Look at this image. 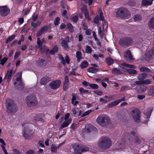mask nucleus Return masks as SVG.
I'll return each instance as SVG.
<instances>
[{
	"instance_id": "1",
	"label": "nucleus",
	"mask_w": 154,
	"mask_h": 154,
	"mask_svg": "<svg viewBox=\"0 0 154 154\" xmlns=\"http://www.w3.org/2000/svg\"><path fill=\"white\" fill-rule=\"evenodd\" d=\"M7 112L11 115H14L17 111V108L14 101L11 99H7L5 102Z\"/></svg>"
},
{
	"instance_id": "2",
	"label": "nucleus",
	"mask_w": 154,
	"mask_h": 154,
	"mask_svg": "<svg viewBox=\"0 0 154 154\" xmlns=\"http://www.w3.org/2000/svg\"><path fill=\"white\" fill-rule=\"evenodd\" d=\"M97 145L99 147L106 149L111 146V141L110 139L107 137H103L99 139Z\"/></svg>"
},
{
	"instance_id": "3",
	"label": "nucleus",
	"mask_w": 154,
	"mask_h": 154,
	"mask_svg": "<svg viewBox=\"0 0 154 154\" xmlns=\"http://www.w3.org/2000/svg\"><path fill=\"white\" fill-rule=\"evenodd\" d=\"M96 121L97 123L100 126L106 127L110 123L109 117L105 115H100L97 118Z\"/></svg>"
},
{
	"instance_id": "4",
	"label": "nucleus",
	"mask_w": 154,
	"mask_h": 154,
	"mask_svg": "<svg viewBox=\"0 0 154 154\" xmlns=\"http://www.w3.org/2000/svg\"><path fill=\"white\" fill-rule=\"evenodd\" d=\"M25 100L27 106L29 107L35 106L38 104L36 97L33 94L28 95L26 98Z\"/></svg>"
},
{
	"instance_id": "5",
	"label": "nucleus",
	"mask_w": 154,
	"mask_h": 154,
	"mask_svg": "<svg viewBox=\"0 0 154 154\" xmlns=\"http://www.w3.org/2000/svg\"><path fill=\"white\" fill-rule=\"evenodd\" d=\"M116 16L123 19H128L130 17V14L126 9L122 8L119 9L116 12Z\"/></svg>"
},
{
	"instance_id": "6",
	"label": "nucleus",
	"mask_w": 154,
	"mask_h": 154,
	"mask_svg": "<svg viewBox=\"0 0 154 154\" xmlns=\"http://www.w3.org/2000/svg\"><path fill=\"white\" fill-rule=\"evenodd\" d=\"M35 130H32L28 128L23 129V136L26 139L30 140L32 138L33 136V134Z\"/></svg>"
},
{
	"instance_id": "7",
	"label": "nucleus",
	"mask_w": 154,
	"mask_h": 154,
	"mask_svg": "<svg viewBox=\"0 0 154 154\" xmlns=\"http://www.w3.org/2000/svg\"><path fill=\"white\" fill-rule=\"evenodd\" d=\"M17 76L16 81L14 82V85L15 87L19 90H21L24 87V85L21 81L22 76V72H18L16 75Z\"/></svg>"
},
{
	"instance_id": "8",
	"label": "nucleus",
	"mask_w": 154,
	"mask_h": 154,
	"mask_svg": "<svg viewBox=\"0 0 154 154\" xmlns=\"http://www.w3.org/2000/svg\"><path fill=\"white\" fill-rule=\"evenodd\" d=\"M75 153L73 154H81V152H86L88 151L89 148L85 146L80 147L78 144H74L73 146Z\"/></svg>"
},
{
	"instance_id": "9",
	"label": "nucleus",
	"mask_w": 154,
	"mask_h": 154,
	"mask_svg": "<svg viewBox=\"0 0 154 154\" xmlns=\"http://www.w3.org/2000/svg\"><path fill=\"white\" fill-rule=\"evenodd\" d=\"M131 115L133 117L134 121L137 123L139 122L140 121V113L138 109H134L131 111Z\"/></svg>"
},
{
	"instance_id": "10",
	"label": "nucleus",
	"mask_w": 154,
	"mask_h": 154,
	"mask_svg": "<svg viewBox=\"0 0 154 154\" xmlns=\"http://www.w3.org/2000/svg\"><path fill=\"white\" fill-rule=\"evenodd\" d=\"M120 45L122 46H127L132 43V39L130 37H125L121 38L120 40Z\"/></svg>"
},
{
	"instance_id": "11",
	"label": "nucleus",
	"mask_w": 154,
	"mask_h": 154,
	"mask_svg": "<svg viewBox=\"0 0 154 154\" xmlns=\"http://www.w3.org/2000/svg\"><path fill=\"white\" fill-rule=\"evenodd\" d=\"M130 144L132 146H135L142 142L141 140L137 136L135 137L134 139L130 137L128 139Z\"/></svg>"
},
{
	"instance_id": "12",
	"label": "nucleus",
	"mask_w": 154,
	"mask_h": 154,
	"mask_svg": "<svg viewBox=\"0 0 154 154\" xmlns=\"http://www.w3.org/2000/svg\"><path fill=\"white\" fill-rule=\"evenodd\" d=\"M10 11V9L6 6H0V14L2 16L4 17L7 16Z\"/></svg>"
},
{
	"instance_id": "13",
	"label": "nucleus",
	"mask_w": 154,
	"mask_h": 154,
	"mask_svg": "<svg viewBox=\"0 0 154 154\" xmlns=\"http://www.w3.org/2000/svg\"><path fill=\"white\" fill-rule=\"evenodd\" d=\"M61 82L60 80H56L51 82L49 86L52 89H55L58 88L60 86Z\"/></svg>"
},
{
	"instance_id": "14",
	"label": "nucleus",
	"mask_w": 154,
	"mask_h": 154,
	"mask_svg": "<svg viewBox=\"0 0 154 154\" xmlns=\"http://www.w3.org/2000/svg\"><path fill=\"white\" fill-rule=\"evenodd\" d=\"M152 110L151 109L148 108L145 111L144 113V117L146 119L143 122V123L144 124H146L149 121L151 113Z\"/></svg>"
},
{
	"instance_id": "15",
	"label": "nucleus",
	"mask_w": 154,
	"mask_h": 154,
	"mask_svg": "<svg viewBox=\"0 0 154 154\" xmlns=\"http://www.w3.org/2000/svg\"><path fill=\"white\" fill-rule=\"evenodd\" d=\"M124 55L125 59L127 61L131 62L133 60V58L130 51L128 50L126 51Z\"/></svg>"
},
{
	"instance_id": "16",
	"label": "nucleus",
	"mask_w": 154,
	"mask_h": 154,
	"mask_svg": "<svg viewBox=\"0 0 154 154\" xmlns=\"http://www.w3.org/2000/svg\"><path fill=\"white\" fill-rule=\"evenodd\" d=\"M47 63V61L43 59H39L36 61V65L41 67H44L45 66Z\"/></svg>"
},
{
	"instance_id": "17",
	"label": "nucleus",
	"mask_w": 154,
	"mask_h": 154,
	"mask_svg": "<svg viewBox=\"0 0 154 154\" xmlns=\"http://www.w3.org/2000/svg\"><path fill=\"white\" fill-rule=\"evenodd\" d=\"M48 28L49 27L48 26H45L42 27L37 33L36 36L38 37L41 36L43 33L46 32Z\"/></svg>"
},
{
	"instance_id": "18",
	"label": "nucleus",
	"mask_w": 154,
	"mask_h": 154,
	"mask_svg": "<svg viewBox=\"0 0 154 154\" xmlns=\"http://www.w3.org/2000/svg\"><path fill=\"white\" fill-rule=\"evenodd\" d=\"M147 87L144 85L137 86L136 88V90L139 93L145 92L147 90Z\"/></svg>"
},
{
	"instance_id": "19",
	"label": "nucleus",
	"mask_w": 154,
	"mask_h": 154,
	"mask_svg": "<svg viewBox=\"0 0 154 154\" xmlns=\"http://www.w3.org/2000/svg\"><path fill=\"white\" fill-rule=\"evenodd\" d=\"M13 71L12 69L8 71L4 79H5L7 78V81L9 82L13 76Z\"/></svg>"
},
{
	"instance_id": "20",
	"label": "nucleus",
	"mask_w": 154,
	"mask_h": 154,
	"mask_svg": "<svg viewBox=\"0 0 154 154\" xmlns=\"http://www.w3.org/2000/svg\"><path fill=\"white\" fill-rule=\"evenodd\" d=\"M100 16V20H102L103 24V29H106L108 28V25L107 23L104 20V18L103 17V14L102 13H100L99 14Z\"/></svg>"
},
{
	"instance_id": "21",
	"label": "nucleus",
	"mask_w": 154,
	"mask_h": 154,
	"mask_svg": "<svg viewBox=\"0 0 154 154\" xmlns=\"http://www.w3.org/2000/svg\"><path fill=\"white\" fill-rule=\"evenodd\" d=\"M51 80V78L47 76L43 77L40 80V84L42 85H45Z\"/></svg>"
},
{
	"instance_id": "22",
	"label": "nucleus",
	"mask_w": 154,
	"mask_h": 154,
	"mask_svg": "<svg viewBox=\"0 0 154 154\" xmlns=\"http://www.w3.org/2000/svg\"><path fill=\"white\" fill-rule=\"evenodd\" d=\"M69 42V37L67 36L61 42V44L62 46L66 49L68 48V43Z\"/></svg>"
},
{
	"instance_id": "23",
	"label": "nucleus",
	"mask_w": 154,
	"mask_h": 154,
	"mask_svg": "<svg viewBox=\"0 0 154 154\" xmlns=\"http://www.w3.org/2000/svg\"><path fill=\"white\" fill-rule=\"evenodd\" d=\"M147 76L148 74L147 73H143L137 76V78L139 80L143 81Z\"/></svg>"
},
{
	"instance_id": "24",
	"label": "nucleus",
	"mask_w": 154,
	"mask_h": 154,
	"mask_svg": "<svg viewBox=\"0 0 154 154\" xmlns=\"http://www.w3.org/2000/svg\"><path fill=\"white\" fill-rule=\"evenodd\" d=\"M71 120H65V121L61 125L60 128H63L67 127L71 123Z\"/></svg>"
},
{
	"instance_id": "25",
	"label": "nucleus",
	"mask_w": 154,
	"mask_h": 154,
	"mask_svg": "<svg viewBox=\"0 0 154 154\" xmlns=\"http://www.w3.org/2000/svg\"><path fill=\"white\" fill-rule=\"evenodd\" d=\"M154 0H143L142 2L143 6H149L151 5Z\"/></svg>"
},
{
	"instance_id": "26",
	"label": "nucleus",
	"mask_w": 154,
	"mask_h": 154,
	"mask_svg": "<svg viewBox=\"0 0 154 154\" xmlns=\"http://www.w3.org/2000/svg\"><path fill=\"white\" fill-rule=\"evenodd\" d=\"M148 24L150 28L154 29V17L150 19L148 22Z\"/></svg>"
},
{
	"instance_id": "27",
	"label": "nucleus",
	"mask_w": 154,
	"mask_h": 154,
	"mask_svg": "<svg viewBox=\"0 0 154 154\" xmlns=\"http://www.w3.org/2000/svg\"><path fill=\"white\" fill-rule=\"evenodd\" d=\"M121 65L123 66L130 68L135 69L136 68V66H135L131 64H129L125 63H121Z\"/></svg>"
},
{
	"instance_id": "28",
	"label": "nucleus",
	"mask_w": 154,
	"mask_h": 154,
	"mask_svg": "<svg viewBox=\"0 0 154 154\" xmlns=\"http://www.w3.org/2000/svg\"><path fill=\"white\" fill-rule=\"evenodd\" d=\"M139 69L141 72H151V70L145 67H140L139 68Z\"/></svg>"
},
{
	"instance_id": "29",
	"label": "nucleus",
	"mask_w": 154,
	"mask_h": 154,
	"mask_svg": "<svg viewBox=\"0 0 154 154\" xmlns=\"http://www.w3.org/2000/svg\"><path fill=\"white\" fill-rule=\"evenodd\" d=\"M76 57L77 58L78 62H79L82 59L81 52L80 51H78L76 53Z\"/></svg>"
},
{
	"instance_id": "30",
	"label": "nucleus",
	"mask_w": 154,
	"mask_h": 154,
	"mask_svg": "<svg viewBox=\"0 0 154 154\" xmlns=\"http://www.w3.org/2000/svg\"><path fill=\"white\" fill-rule=\"evenodd\" d=\"M33 118L34 120L36 122L41 121L42 122H43L42 118L40 117L39 114L35 115V116L33 117Z\"/></svg>"
},
{
	"instance_id": "31",
	"label": "nucleus",
	"mask_w": 154,
	"mask_h": 154,
	"mask_svg": "<svg viewBox=\"0 0 154 154\" xmlns=\"http://www.w3.org/2000/svg\"><path fill=\"white\" fill-rule=\"evenodd\" d=\"M88 65V63L87 61H84L81 63L80 67L82 69H84L87 67Z\"/></svg>"
},
{
	"instance_id": "32",
	"label": "nucleus",
	"mask_w": 154,
	"mask_h": 154,
	"mask_svg": "<svg viewBox=\"0 0 154 154\" xmlns=\"http://www.w3.org/2000/svg\"><path fill=\"white\" fill-rule=\"evenodd\" d=\"M125 70L127 71V72L131 75H135L137 73V71L133 69H130Z\"/></svg>"
},
{
	"instance_id": "33",
	"label": "nucleus",
	"mask_w": 154,
	"mask_h": 154,
	"mask_svg": "<svg viewBox=\"0 0 154 154\" xmlns=\"http://www.w3.org/2000/svg\"><path fill=\"white\" fill-rule=\"evenodd\" d=\"M98 69L94 67H91L88 69V71L92 73H95L98 72Z\"/></svg>"
},
{
	"instance_id": "34",
	"label": "nucleus",
	"mask_w": 154,
	"mask_h": 154,
	"mask_svg": "<svg viewBox=\"0 0 154 154\" xmlns=\"http://www.w3.org/2000/svg\"><path fill=\"white\" fill-rule=\"evenodd\" d=\"M105 62L108 65H110L114 63V61L113 59L111 58L106 59Z\"/></svg>"
},
{
	"instance_id": "35",
	"label": "nucleus",
	"mask_w": 154,
	"mask_h": 154,
	"mask_svg": "<svg viewBox=\"0 0 154 154\" xmlns=\"http://www.w3.org/2000/svg\"><path fill=\"white\" fill-rule=\"evenodd\" d=\"M58 51V48L57 45H55L52 49L50 51V53L51 54H54Z\"/></svg>"
},
{
	"instance_id": "36",
	"label": "nucleus",
	"mask_w": 154,
	"mask_h": 154,
	"mask_svg": "<svg viewBox=\"0 0 154 154\" xmlns=\"http://www.w3.org/2000/svg\"><path fill=\"white\" fill-rule=\"evenodd\" d=\"M37 43L38 46V48L41 50H42L43 48V47H42L43 43L42 42L39 38H37Z\"/></svg>"
},
{
	"instance_id": "37",
	"label": "nucleus",
	"mask_w": 154,
	"mask_h": 154,
	"mask_svg": "<svg viewBox=\"0 0 154 154\" xmlns=\"http://www.w3.org/2000/svg\"><path fill=\"white\" fill-rule=\"evenodd\" d=\"M93 128L94 127L93 126L91 125H89L86 126L85 130L87 133H89L91 132Z\"/></svg>"
},
{
	"instance_id": "38",
	"label": "nucleus",
	"mask_w": 154,
	"mask_h": 154,
	"mask_svg": "<svg viewBox=\"0 0 154 154\" xmlns=\"http://www.w3.org/2000/svg\"><path fill=\"white\" fill-rule=\"evenodd\" d=\"M57 149H59L58 147H57L55 145L52 144L51 146V152L55 153L56 152Z\"/></svg>"
},
{
	"instance_id": "39",
	"label": "nucleus",
	"mask_w": 154,
	"mask_h": 154,
	"mask_svg": "<svg viewBox=\"0 0 154 154\" xmlns=\"http://www.w3.org/2000/svg\"><path fill=\"white\" fill-rule=\"evenodd\" d=\"M152 82V79H146L143 81V84L148 85L151 84Z\"/></svg>"
},
{
	"instance_id": "40",
	"label": "nucleus",
	"mask_w": 154,
	"mask_h": 154,
	"mask_svg": "<svg viewBox=\"0 0 154 154\" xmlns=\"http://www.w3.org/2000/svg\"><path fill=\"white\" fill-rule=\"evenodd\" d=\"M67 25L70 32H72L73 31V28L72 25L69 23H67Z\"/></svg>"
},
{
	"instance_id": "41",
	"label": "nucleus",
	"mask_w": 154,
	"mask_h": 154,
	"mask_svg": "<svg viewBox=\"0 0 154 154\" xmlns=\"http://www.w3.org/2000/svg\"><path fill=\"white\" fill-rule=\"evenodd\" d=\"M89 87L90 88H92L94 89H98L99 88L98 86L96 84H90Z\"/></svg>"
},
{
	"instance_id": "42",
	"label": "nucleus",
	"mask_w": 154,
	"mask_h": 154,
	"mask_svg": "<svg viewBox=\"0 0 154 154\" xmlns=\"http://www.w3.org/2000/svg\"><path fill=\"white\" fill-rule=\"evenodd\" d=\"M112 74H117L120 73V71L117 68H114L112 70Z\"/></svg>"
},
{
	"instance_id": "43",
	"label": "nucleus",
	"mask_w": 154,
	"mask_h": 154,
	"mask_svg": "<svg viewBox=\"0 0 154 154\" xmlns=\"http://www.w3.org/2000/svg\"><path fill=\"white\" fill-rule=\"evenodd\" d=\"M92 51L91 48L88 46H87L85 49V52L88 54H91Z\"/></svg>"
},
{
	"instance_id": "44",
	"label": "nucleus",
	"mask_w": 154,
	"mask_h": 154,
	"mask_svg": "<svg viewBox=\"0 0 154 154\" xmlns=\"http://www.w3.org/2000/svg\"><path fill=\"white\" fill-rule=\"evenodd\" d=\"M134 20L135 21H139L141 20V17L140 15H136L134 17Z\"/></svg>"
},
{
	"instance_id": "45",
	"label": "nucleus",
	"mask_w": 154,
	"mask_h": 154,
	"mask_svg": "<svg viewBox=\"0 0 154 154\" xmlns=\"http://www.w3.org/2000/svg\"><path fill=\"white\" fill-rule=\"evenodd\" d=\"M92 111L91 110H89L86 111L81 115V117H84L87 115H88L92 112Z\"/></svg>"
},
{
	"instance_id": "46",
	"label": "nucleus",
	"mask_w": 154,
	"mask_h": 154,
	"mask_svg": "<svg viewBox=\"0 0 154 154\" xmlns=\"http://www.w3.org/2000/svg\"><path fill=\"white\" fill-rule=\"evenodd\" d=\"M79 91L81 93V94L83 95L84 94L88 92V91L86 90H84L83 88H81L79 89Z\"/></svg>"
},
{
	"instance_id": "47",
	"label": "nucleus",
	"mask_w": 154,
	"mask_h": 154,
	"mask_svg": "<svg viewBox=\"0 0 154 154\" xmlns=\"http://www.w3.org/2000/svg\"><path fill=\"white\" fill-rule=\"evenodd\" d=\"M60 20V18L58 17H57L55 18L54 21V23L55 25L57 26L59 24Z\"/></svg>"
},
{
	"instance_id": "48",
	"label": "nucleus",
	"mask_w": 154,
	"mask_h": 154,
	"mask_svg": "<svg viewBox=\"0 0 154 154\" xmlns=\"http://www.w3.org/2000/svg\"><path fill=\"white\" fill-rule=\"evenodd\" d=\"M8 58L6 57H4L1 61L0 64L2 65H3L6 62Z\"/></svg>"
},
{
	"instance_id": "49",
	"label": "nucleus",
	"mask_w": 154,
	"mask_h": 154,
	"mask_svg": "<svg viewBox=\"0 0 154 154\" xmlns=\"http://www.w3.org/2000/svg\"><path fill=\"white\" fill-rule=\"evenodd\" d=\"M59 58L61 61V63L63 64H65L66 63L65 59L61 55H59Z\"/></svg>"
},
{
	"instance_id": "50",
	"label": "nucleus",
	"mask_w": 154,
	"mask_h": 154,
	"mask_svg": "<svg viewBox=\"0 0 154 154\" xmlns=\"http://www.w3.org/2000/svg\"><path fill=\"white\" fill-rule=\"evenodd\" d=\"M15 37L14 35H12L8 37L6 41V43H7L12 40Z\"/></svg>"
},
{
	"instance_id": "51",
	"label": "nucleus",
	"mask_w": 154,
	"mask_h": 154,
	"mask_svg": "<svg viewBox=\"0 0 154 154\" xmlns=\"http://www.w3.org/2000/svg\"><path fill=\"white\" fill-rule=\"evenodd\" d=\"M148 95L149 96H154V89H151L148 92Z\"/></svg>"
},
{
	"instance_id": "52",
	"label": "nucleus",
	"mask_w": 154,
	"mask_h": 154,
	"mask_svg": "<svg viewBox=\"0 0 154 154\" xmlns=\"http://www.w3.org/2000/svg\"><path fill=\"white\" fill-rule=\"evenodd\" d=\"M100 17L99 16H96L94 20V22L95 23H97L100 20Z\"/></svg>"
},
{
	"instance_id": "53",
	"label": "nucleus",
	"mask_w": 154,
	"mask_h": 154,
	"mask_svg": "<svg viewBox=\"0 0 154 154\" xmlns=\"http://www.w3.org/2000/svg\"><path fill=\"white\" fill-rule=\"evenodd\" d=\"M70 114L69 113H67L65 115V117L64 118V120H71V119H69V117Z\"/></svg>"
},
{
	"instance_id": "54",
	"label": "nucleus",
	"mask_w": 154,
	"mask_h": 154,
	"mask_svg": "<svg viewBox=\"0 0 154 154\" xmlns=\"http://www.w3.org/2000/svg\"><path fill=\"white\" fill-rule=\"evenodd\" d=\"M72 20L74 22H76L78 21V17L77 16H75L71 18Z\"/></svg>"
},
{
	"instance_id": "55",
	"label": "nucleus",
	"mask_w": 154,
	"mask_h": 154,
	"mask_svg": "<svg viewBox=\"0 0 154 154\" xmlns=\"http://www.w3.org/2000/svg\"><path fill=\"white\" fill-rule=\"evenodd\" d=\"M98 34L101 37V38H102V37L103 36V32H102L101 30V27H99L98 29Z\"/></svg>"
},
{
	"instance_id": "56",
	"label": "nucleus",
	"mask_w": 154,
	"mask_h": 154,
	"mask_svg": "<svg viewBox=\"0 0 154 154\" xmlns=\"http://www.w3.org/2000/svg\"><path fill=\"white\" fill-rule=\"evenodd\" d=\"M12 150L14 154H21V152L16 149H14Z\"/></svg>"
},
{
	"instance_id": "57",
	"label": "nucleus",
	"mask_w": 154,
	"mask_h": 154,
	"mask_svg": "<svg viewBox=\"0 0 154 154\" xmlns=\"http://www.w3.org/2000/svg\"><path fill=\"white\" fill-rule=\"evenodd\" d=\"M83 1L85 3H88V5H91L92 4L93 0H84Z\"/></svg>"
},
{
	"instance_id": "58",
	"label": "nucleus",
	"mask_w": 154,
	"mask_h": 154,
	"mask_svg": "<svg viewBox=\"0 0 154 154\" xmlns=\"http://www.w3.org/2000/svg\"><path fill=\"white\" fill-rule=\"evenodd\" d=\"M85 15L86 19L88 20H90L91 19L89 17V14L87 12H85Z\"/></svg>"
},
{
	"instance_id": "59",
	"label": "nucleus",
	"mask_w": 154,
	"mask_h": 154,
	"mask_svg": "<svg viewBox=\"0 0 154 154\" xmlns=\"http://www.w3.org/2000/svg\"><path fill=\"white\" fill-rule=\"evenodd\" d=\"M34 151L32 149L29 150L26 152V154H34Z\"/></svg>"
},
{
	"instance_id": "60",
	"label": "nucleus",
	"mask_w": 154,
	"mask_h": 154,
	"mask_svg": "<svg viewBox=\"0 0 154 154\" xmlns=\"http://www.w3.org/2000/svg\"><path fill=\"white\" fill-rule=\"evenodd\" d=\"M82 27L83 29L85 30H86L88 28V26L87 24L85 23H82Z\"/></svg>"
},
{
	"instance_id": "61",
	"label": "nucleus",
	"mask_w": 154,
	"mask_h": 154,
	"mask_svg": "<svg viewBox=\"0 0 154 154\" xmlns=\"http://www.w3.org/2000/svg\"><path fill=\"white\" fill-rule=\"evenodd\" d=\"M38 15L35 14H33L32 17V19L34 21H35L38 17Z\"/></svg>"
},
{
	"instance_id": "62",
	"label": "nucleus",
	"mask_w": 154,
	"mask_h": 154,
	"mask_svg": "<svg viewBox=\"0 0 154 154\" xmlns=\"http://www.w3.org/2000/svg\"><path fill=\"white\" fill-rule=\"evenodd\" d=\"M38 144L39 146L41 147H44L45 146L43 144V142L41 140H39V141L38 143Z\"/></svg>"
},
{
	"instance_id": "63",
	"label": "nucleus",
	"mask_w": 154,
	"mask_h": 154,
	"mask_svg": "<svg viewBox=\"0 0 154 154\" xmlns=\"http://www.w3.org/2000/svg\"><path fill=\"white\" fill-rule=\"evenodd\" d=\"M91 31L92 30L90 29H87L85 33L86 35H88L91 34Z\"/></svg>"
},
{
	"instance_id": "64",
	"label": "nucleus",
	"mask_w": 154,
	"mask_h": 154,
	"mask_svg": "<svg viewBox=\"0 0 154 154\" xmlns=\"http://www.w3.org/2000/svg\"><path fill=\"white\" fill-rule=\"evenodd\" d=\"M94 92L97 94L99 95H101L103 94V92L102 91L99 90H96Z\"/></svg>"
}]
</instances>
